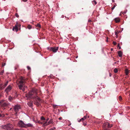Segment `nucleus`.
I'll return each instance as SVG.
<instances>
[{"label": "nucleus", "instance_id": "obj_1", "mask_svg": "<svg viewBox=\"0 0 130 130\" xmlns=\"http://www.w3.org/2000/svg\"><path fill=\"white\" fill-rule=\"evenodd\" d=\"M37 90L36 89H32L28 93L26 94V96L28 100H30L32 99L34 96H36L37 94Z\"/></svg>", "mask_w": 130, "mask_h": 130}, {"label": "nucleus", "instance_id": "obj_2", "mask_svg": "<svg viewBox=\"0 0 130 130\" xmlns=\"http://www.w3.org/2000/svg\"><path fill=\"white\" fill-rule=\"evenodd\" d=\"M112 126V125H110L107 122L104 123L103 125L104 130H109V128Z\"/></svg>", "mask_w": 130, "mask_h": 130}, {"label": "nucleus", "instance_id": "obj_3", "mask_svg": "<svg viewBox=\"0 0 130 130\" xmlns=\"http://www.w3.org/2000/svg\"><path fill=\"white\" fill-rule=\"evenodd\" d=\"M13 125L10 124L2 126V128L6 130H11L13 128Z\"/></svg>", "mask_w": 130, "mask_h": 130}, {"label": "nucleus", "instance_id": "obj_4", "mask_svg": "<svg viewBox=\"0 0 130 130\" xmlns=\"http://www.w3.org/2000/svg\"><path fill=\"white\" fill-rule=\"evenodd\" d=\"M18 126L20 127L21 128H25L26 124H25L22 120H20L18 122Z\"/></svg>", "mask_w": 130, "mask_h": 130}, {"label": "nucleus", "instance_id": "obj_5", "mask_svg": "<svg viewBox=\"0 0 130 130\" xmlns=\"http://www.w3.org/2000/svg\"><path fill=\"white\" fill-rule=\"evenodd\" d=\"M21 107L19 105H16L14 106V111L16 112V115L17 114L18 111H19V109H21Z\"/></svg>", "mask_w": 130, "mask_h": 130}, {"label": "nucleus", "instance_id": "obj_6", "mask_svg": "<svg viewBox=\"0 0 130 130\" xmlns=\"http://www.w3.org/2000/svg\"><path fill=\"white\" fill-rule=\"evenodd\" d=\"M18 87L19 89L20 90H22L23 91H24L25 90V88L26 87L24 84H18Z\"/></svg>", "mask_w": 130, "mask_h": 130}, {"label": "nucleus", "instance_id": "obj_7", "mask_svg": "<svg viewBox=\"0 0 130 130\" xmlns=\"http://www.w3.org/2000/svg\"><path fill=\"white\" fill-rule=\"evenodd\" d=\"M48 49L49 50L52 51L54 53H56L57 51V47L48 48Z\"/></svg>", "mask_w": 130, "mask_h": 130}, {"label": "nucleus", "instance_id": "obj_8", "mask_svg": "<svg viewBox=\"0 0 130 130\" xmlns=\"http://www.w3.org/2000/svg\"><path fill=\"white\" fill-rule=\"evenodd\" d=\"M52 120H50L48 122H45V121H44L43 125L45 126L50 124L52 122Z\"/></svg>", "mask_w": 130, "mask_h": 130}, {"label": "nucleus", "instance_id": "obj_9", "mask_svg": "<svg viewBox=\"0 0 130 130\" xmlns=\"http://www.w3.org/2000/svg\"><path fill=\"white\" fill-rule=\"evenodd\" d=\"M34 97L32 99H35V100L37 101H38L39 102H42V101L37 96H33Z\"/></svg>", "mask_w": 130, "mask_h": 130}, {"label": "nucleus", "instance_id": "obj_10", "mask_svg": "<svg viewBox=\"0 0 130 130\" xmlns=\"http://www.w3.org/2000/svg\"><path fill=\"white\" fill-rule=\"evenodd\" d=\"M11 89V87L10 85H9L5 90V91L6 93L10 91Z\"/></svg>", "mask_w": 130, "mask_h": 130}, {"label": "nucleus", "instance_id": "obj_11", "mask_svg": "<svg viewBox=\"0 0 130 130\" xmlns=\"http://www.w3.org/2000/svg\"><path fill=\"white\" fill-rule=\"evenodd\" d=\"M25 125V128H26L27 127H32L33 126V125L32 124L30 123L26 124Z\"/></svg>", "mask_w": 130, "mask_h": 130}, {"label": "nucleus", "instance_id": "obj_12", "mask_svg": "<svg viewBox=\"0 0 130 130\" xmlns=\"http://www.w3.org/2000/svg\"><path fill=\"white\" fill-rule=\"evenodd\" d=\"M118 53L119 57H122L123 53L121 51H119L118 52Z\"/></svg>", "mask_w": 130, "mask_h": 130}, {"label": "nucleus", "instance_id": "obj_13", "mask_svg": "<svg viewBox=\"0 0 130 130\" xmlns=\"http://www.w3.org/2000/svg\"><path fill=\"white\" fill-rule=\"evenodd\" d=\"M12 30L13 31H14V30H15L16 31H17L18 30L17 25H15V26L13 27L12 28Z\"/></svg>", "mask_w": 130, "mask_h": 130}, {"label": "nucleus", "instance_id": "obj_14", "mask_svg": "<svg viewBox=\"0 0 130 130\" xmlns=\"http://www.w3.org/2000/svg\"><path fill=\"white\" fill-rule=\"evenodd\" d=\"M25 83V80H20L19 82V84H24H24Z\"/></svg>", "mask_w": 130, "mask_h": 130}, {"label": "nucleus", "instance_id": "obj_15", "mask_svg": "<svg viewBox=\"0 0 130 130\" xmlns=\"http://www.w3.org/2000/svg\"><path fill=\"white\" fill-rule=\"evenodd\" d=\"M114 20L115 22L118 23L120 22V20L119 18H116L114 19Z\"/></svg>", "mask_w": 130, "mask_h": 130}, {"label": "nucleus", "instance_id": "obj_16", "mask_svg": "<svg viewBox=\"0 0 130 130\" xmlns=\"http://www.w3.org/2000/svg\"><path fill=\"white\" fill-rule=\"evenodd\" d=\"M87 117L86 116H84L83 118H82L81 119H80L79 121H78L79 122H80L84 120H85L86 119Z\"/></svg>", "mask_w": 130, "mask_h": 130}, {"label": "nucleus", "instance_id": "obj_17", "mask_svg": "<svg viewBox=\"0 0 130 130\" xmlns=\"http://www.w3.org/2000/svg\"><path fill=\"white\" fill-rule=\"evenodd\" d=\"M35 122L36 123H38L40 124H42L43 123L44 121H43V122H41L39 121H38V120H36L35 121Z\"/></svg>", "mask_w": 130, "mask_h": 130}, {"label": "nucleus", "instance_id": "obj_18", "mask_svg": "<svg viewBox=\"0 0 130 130\" xmlns=\"http://www.w3.org/2000/svg\"><path fill=\"white\" fill-rule=\"evenodd\" d=\"M36 27H38V29H39L40 28H41V25L39 24H37L36 25Z\"/></svg>", "mask_w": 130, "mask_h": 130}, {"label": "nucleus", "instance_id": "obj_19", "mask_svg": "<svg viewBox=\"0 0 130 130\" xmlns=\"http://www.w3.org/2000/svg\"><path fill=\"white\" fill-rule=\"evenodd\" d=\"M40 102H39L38 101H36L34 103L37 106H39L40 105Z\"/></svg>", "mask_w": 130, "mask_h": 130}, {"label": "nucleus", "instance_id": "obj_20", "mask_svg": "<svg viewBox=\"0 0 130 130\" xmlns=\"http://www.w3.org/2000/svg\"><path fill=\"white\" fill-rule=\"evenodd\" d=\"M129 71L128 70L126 69L125 70V73L126 75H127L128 74Z\"/></svg>", "mask_w": 130, "mask_h": 130}, {"label": "nucleus", "instance_id": "obj_21", "mask_svg": "<svg viewBox=\"0 0 130 130\" xmlns=\"http://www.w3.org/2000/svg\"><path fill=\"white\" fill-rule=\"evenodd\" d=\"M92 2L93 4L94 5H95L97 4V2H96V1L94 0H93V1H92Z\"/></svg>", "mask_w": 130, "mask_h": 130}, {"label": "nucleus", "instance_id": "obj_22", "mask_svg": "<svg viewBox=\"0 0 130 130\" xmlns=\"http://www.w3.org/2000/svg\"><path fill=\"white\" fill-rule=\"evenodd\" d=\"M114 72L115 73H116L118 72V70L117 68H115L114 70Z\"/></svg>", "mask_w": 130, "mask_h": 130}, {"label": "nucleus", "instance_id": "obj_23", "mask_svg": "<svg viewBox=\"0 0 130 130\" xmlns=\"http://www.w3.org/2000/svg\"><path fill=\"white\" fill-rule=\"evenodd\" d=\"M28 105L30 107H32V103L29 102L28 103Z\"/></svg>", "mask_w": 130, "mask_h": 130}, {"label": "nucleus", "instance_id": "obj_24", "mask_svg": "<svg viewBox=\"0 0 130 130\" xmlns=\"http://www.w3.org/2000/svg\"><path fill=\"white\" fill-rule=\"evenodd\" d=\"M20 80H25V79L22 76L20 77Z\"/></svg>", "mask_w": 130, "mask_h": 130}, {"label": "nucleus", "instance_id": "obj_25", "mask_svg": "<svg viewBox=\"0 0 130 130\" xmlns=\"http://www.w3.org/2000/svg\"><path fill=\"white\" fill-rule=\"evenodd\" d=\"M57 105H53V107L54 109V111H55V109L56 108V107H57Z\"/></svg>", "mask_w": 130, "mask_h": 130}, {"label": "nucleus", "instance_id": "obj_26", "mask_svg": "<svg viewBox=\"0 0 130 130\" xmlns=\"http://www.w3.org/2000/svg\"><path fill=\"white\" fill-rule=\"evenodd\" d=\"M27 28L29 29H30L31 28V26L30 25H29L27 26Z\"/></svg>", "mask_w": 130, "mask_h": 130}, {"label": "nucleus", "instance_id": "obj_27", "mask_svg": "<svg viewBox=\"0 0 130 130\" xmlns=\"http://www.w3.org/2000/svg\"><path fill=\"white\" fill-rule=\"evenodd\" d=\"M40 119L41 120H44L43 121L45 120V118L43 116L41 117Z\"/></svg>", "mask_w": 130, "mask_h": 130}, {"label": "nucleus", "instance_id": "obj_28", "mask_svg": "<svg viewBox=\"0 0 130 130\" xmlns=\"http://www.w3.org/2000/svg\"><path fill=\"white\" fill-rule=\"evenodd\" d=\"M119 100L120 101H121L122 100V98L121 96H119Z\"/></svg>", "mask_w": 130, "mask_h": 130}, {"label": "nucleus", "instance_id": "obj_29", "mask_svg": "<svg viewBox=\"0 0 130 130\" xmlns=\"http://www.w3.org/2000/svg\"><path fill=\"white\" fill-rule=\"evenodd\" d=\"M7 105V104L6 103H4L3 104H2V105L3 107L6 106Z\"/></svg>", "mask_w": 130, "mask_h": 130}, {"label": "nucleus", "instance_id": "obj_30", "mask_svg": "<svg viewBox=\"0 0 130 130\" xmlns=\"http://www.w3.org/2000/svg\"><path fill=\"white\" fill-rule=\"evenodd\" d=\"M4 102V100H2L0 101V105H2V103Z\"/></svg>", "mask_w": 130, "mask_h": 130}, {"label": "nucleus", "instance_id": "obj_31", "mask_svg": "<svg viewBox=\"0 0 130 130\" xmlns=\"http://www.w3.org/2000/svg\"><path fill=\"white\" fill-rule=\"evenodd\" d=\"M115 34L116 35H117L119 34V32L118 31H115Z\"/></svg>", "mask_w": 130, "mask_h": 130}, {"label": "nucleus", "instance_id": "obj_32", "mask_svg": "<svg viewBox=\"0 0 130 130\" xmlns=\"http://www.w3.org/2000/svg\"><path fill=\"white\" fill-rule=\"evenodd\" d=\"M8 82L7 81V82L4 85V87H5L6 86H7V84H8Z\"/></svg>", "mask_w": 130, "mask_h": 130}, {"label": "nucleus", "instance_id": "obj_33", "mask_svg": "<svg viewBox=\"0 0 130 130\" xmlns=\"http://www.w3.org/2000/svg\"><path fill=\"white\" fill-rule=\"evenodd\" d=\"M56 129V127H54L53 128H52L49 130H54L55 129Z\"/></svg>", "mask_w": 130, "mask_h": 130}, {"label": "nucleus", "instance_id": "obj_34", "mask_svg": "<svg viewBox=\"0 0 130 130\" xmlns=\"http://www.w3.org/2000/svg\"><path fill=\"white\" fill-rule=\"evenodd\" d=\"M15 15L16 17L17 18H18L19 17V15L17 13H16L15 14Z\"/></svg>", "mask_w": 130, "mask_h": 130}, {"label": "nucleus", "instance_id": "obj_35", "mask_svg": "<svg viewBox=\"0 0 130 130\" xmlns=\"http://www.w3.org/2000/svg\"><path fill=\"white\" fill-rule=\"evenodd\" d=\"M113 44L115 45H116V43L115 41H113Z\"/></svg>", "mask_w": 130, "mask_h": 130}, {"label": "nucleus", "instance_id": "obj_36", "mask_svg": "<svg viewBox=\"0 0 130 130\" xmlns=\"http://www.w3.org/2000/svg\"><path fill=\"white\" fill-rule=\"evenodd\" d=\"M27 68L28 70H30V67H29V66H27Z\"/></svg>", "mask_w": 130, "mask_h": 130}, {"label": "nucleus", "instance_id": "obj_37", "mask_svg": "<svg viewBox=\"0 0 130 130\" xmlns=\"http://www.w3.org/2000/svg\"><path fill=\"white\" fill-rule=\"evenodd\" d=\"M4 71H2L0 73V74L1 75H2L3 73H4Z\"/></svg>", "mask_w": 130, "mask_h": 130}, {"label": "nucleus", "instance_id": "obj_38", "mask_svg": "<svg viewBox=\"0 0 130 130\" xmlns=\"http://www.w3.org/2000/svg\"><path fill=\"white\" fill-rule=\"evenodd\" d=\"M4 116L3 115H2L1 114H0V117H3Z\"/></svg>", "mask_w": 130, "mask_h": 130}, {"label": "nucleus", "instance_id": "obj_39", "mask_svg": "<svg viewBox=\"0 0 130 130\" xmlns=\"http://www.w3.org/2000/svg\"><path fill=\"white\" fill-rule=\"evenodd\" d=\"M92 22V20H88V22L89 23L91 22Z\"/></svg>", "mask_w": 130, "mask_h": 130}, {"label": "nucleus", "instance_id": "obj_40", "mask_svg": "<svg viewBox=\"0 0 130 130\" xmlns=\"http://www.w3.org/2000/svg\"><path fill=\"white\" fill-rule=\"evenodd\" d=\"M115 5H114V6L113 7H112L111 8V9L112 10H113L114 9V8H115Z\"/></svg>", "mask_w": 130, "mask_h": 130}, {"label": "nucleus", "instance_id": "obj_41", "mask_svg": "<svg viewBox=\"0 0 130 130\" xmlns=\"http://www.w3.org/2000/svg\"><path fill=\"white\" fill-rule=\"evenodd\" d=\"M14 130H24L23 129H18L17 128V129H15Z\"/></svg>", "mask_w": 130, "mask_h": 130}, {"label": "nucleus", "instance_id": "obj_42", "mask_svg": "<svg viewBox=\"0 0 130 130\" xmlns=\"http://www.w3.org/2000/svg\"><path fill=\"white\" fill-rule=\"evenodd\" d=\"M6 64V63H5L3 64H2V66H4Z\"/></svg>", "mask_w": 130, "mask_h": 130}, {"label": "nucleus", "instance_id": "obj_43", "mask_svg": "<svg viewBox=\"0 0 130 130\" xmlns=\"http://www.w3.org/2000/svg\"><path fill=\"white\" fill-rule=\"evenodd\" d=\"M62 117H60V118H59V120H62Z\"/></svg>", "mask_w": 130, "mask_h": 130}, {"label": "nucleus", "instance_id": "obj_44", "mask_svg": "<svg viewBox=\"0 0 130 130\" xmlns=\"http://www.w3.org/2000/svg\"><path fill=\"white\" fill-rule=\"evenodd\" d=\"M48 120V119H47L46 120H45L44 121H45V122H47V121Z\"/></svg>", "mask_w": 130, "mask_h": 130}, {"label": "nucleus", "instance_id": "obj_45", "mask_svg": "<svg viewBox=\"0 0 130 130\" xmlns=\"http://www.w3.org/2000/svg\"><path fill=\"white\" fill-rule=\"evenodd\" d=\"M112 74H111V73H109V76L110 77H111L112 75Z\"/></svg>", "mask_w": 130, "mask_h": 130}, {"label": "nucleus", "instance_id": "obj_46", "mask_svg": "<svg viewBox=\"0 0 130 130\" xmlns=\"http://www.w3.org/2000/svg\"><path fill=\"white\" fill-rule=\"evenodd\" d=\"M11 98V97H10L9 98V100H10V99Z\"/></svg>", "mask_w": 130, "mask_h": 130}, {"label": "nucleus", "instance_id": "obj_47", "mask_svg": "<svg viewBox=\"0 0 130 130\" xmlns=\"http://www.w3.org/2000/svg\"><path fill=\"white\" fill-rule=\"evenodd\" d=\"M83 125H84V126H85L86 125V123H83Z\"/></svg>", "mask_w": 130, "mask_h": 130}, {"label": "nucleus", "instance_id": "obj_48", "mask_svg": "<svg viewBox=\"0 0 130 130\" xmlns=\"http://www.w3.org/2000/svg\"><path fill=\"white\" fill-rule=\"evenodd\" d=\"M113 50V48H111V51H112Z\"/></svg>", "mask_w": 130, "mask_h": 130}, {"label": "nucleus", "instance_id": "obj_49", "mask_svg": "<svg viewBox=\"0 0 130 130\" xmlns=\"http://www.w3.org/2000/svg\"><path fill=\"white\" fill-rule=\"evenodd\" d=\"M33 121H34L35 122V121H35L34 119H33Z\"/></svg>", "mask_w": 130, "mask_h": 130}, {"label": "nucleus", "instance_id": "obj_50", "mask_svg": "<svg viewBox=\"0 0 130 130\" xmlns=\"http://www.w3.org/2000/svg\"><path fill=\"white\" fill-rule=\"evenodd\" d=\"M121 49V47H119V49Z\"/></svg>", "mask_w": 130, "mask_h": 130}, {"label": "nucleus", "instance_id": "obj_51", "mask_svg": "<svg viewBox=\"0 0 130 130\" xmlns=\"http://www.w3.org/2000/svg\"><path fill=\"white\" fill-rule=\"evenodd\" d=\"M67 18V19H69V18Z\"/></svg>", "mask_w": 130, "mask_h": 130}, {"label": "nucleus", "instance_id": "obj_52", "mask_svg": "<svg viewBox=\"0 0 130 130\" xmlns=\"http://www.w3.org/2000/svg\"><path fill=\"white\" fill-rule=\"evenodd\" d=\"M58 47H57V50H58Z\"/></svg>", "mask_w": 130, "mask_h": 130}, {"label": "nucleus", "instance_id": "obj_53", "mask_svg": "<svg viewBox=\"0 0 130 130\" xmlns=\"http://www.w3.org/2000/svg\"><path fill=\"white\" fill-rule=\"evenodd\" d=\"M129 96H130V94H129Z\"/></svg>", "mask_w": 130, "mask_h": 130}, {"label": "nucleus", "instance_id": "obj_54", "mask_svg": "<svg viewBox=\"0 0 130 130\" xmlns=\"http://www.w3.org/2000/svg\"><path fill=\"white\" fill-rule=\"evenodd\" d=\"M90 54H91V53H90Z\"/></svg>", "mask_w": 130, "mask_h": 130}, {"label": "nucleus", "instance_id": "obj_55", "mask_svg": "<svg viewBox=\"0 0 130 130\" xmlns=\"http://www.w3.org/2000/svg\"><path fill=\"white\" fill-rule=\"evenodd\" d=\"M86 98H87V97H86L85 98L86 99Z\"/></svg>", "mask_w": 130, "mask_h": 130}, {"label": "nucleus", "instance_id": "obj_56", "mask_svg": "<svg viewBox=\"0 0 130 130\" xmlns=\"http://www.w3.org/2000/svg\"><path fill=\"white\" fill-rule=\"evenodd\" d=\"M112 1H113V0H112Z\"/></svg>", "mask_w": 130, "mask_h": 130}, {"label": "nucleus", "instance_id": "obj_57", "mask_svg": "<svg viewBox=\"0 0 130 130\" xmlns=\"http://www.w3.org/2000/svg\"><path fill=\"white\" fill-rule=\"evenodd\" d=\"M112 1H113V0H112Z\"/></svg>", "mask_w": 130, "mask_h": 130}]
</instances>
